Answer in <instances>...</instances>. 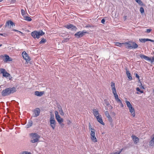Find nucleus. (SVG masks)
Here are the masks:
<instances>
[{
	"label": "nucleus",
	"mask_w": 154,
	"mask_h": 154,
	"mask_svg": "<svg viewBox=\"0 0 154 154\" xmlns=\"http://www.w3.org/2000/svg\"><path fill=\"white\" fill-rule=\"evenodd\" d=\"M16 91V88L15 87L7 88L3 90L2 92L3 96H7L11 94H13Z\"/></svg>",
	"instance_id": "f257e3e1"
},
{
	"label": "nucleus",
	"mask_w": 154,
	"mask_h": 154,
	"mask_svg": "<svg viewBox=\"0 0 154 154\" xmlns=\"http://www.w3.org/2000/svg\"><path fill=\"white\" fill-rule=\"evenodd\" d=\"M111 86L112 88V93L114 94L116 101L118 103L119 101H120L121 100L119 98L118 96L116 93L115 84L112 82H111Z\"/></svg>",
	"instance_id": "f03ea898"
},
{
	"label": "nucleus",
	"mask_w": 154,
	"mask_h": 154,
	"mask_svg": "<svg viewBox=\"0 0 154 154\" xmlns=\"http://www.w3.org/2000/svg\"><path fill=\"white\" fill-rule=\"evenodd\" d=\"M45 34V33L42 30H40L37 31H34L32 32L31 33V36L34 38H37L38 39L40 37L43 35Z\"/></svg>",
	"instance_id": "7ed1b4c3"
},
{
	"label": "nucleus",
	"mask_w": 154,
	"mask_h": 154,
	"mask_svg": "<svg viewBox=\"0 0 154 154\" xmlns=\"http://www.w3.org/2000/svg\"><path fill=\"white\" fill-rule=\"evenodd\" d=\"M126 103L129 109L131 114L133 117H134L135 115V113L134 108L132 106L131 104L129 101L126 100Z\"/></svg>",
	"instance_id": "20e7f679"
},
{
	"label": "nucleus",
	"mask_w": 154,
	"mask_h": 154,
	"mask_svg": "<svg viewBox=\"0 0 154 154\" xmlns=\"http://www.w3.org/2000/svg\"><path fill=\"white\" fill-rule=\"evenodd\" d=\"M126 45H127L128 48L130 49H136L138 47V45L137 43L135 42L132 41H129L128 42H126Z\"/></svg>",
	"instance_id": "39448f33"
},
{
	"label": "nucleus",
	"mask_w": 154,
	"mask_h": 154,
	"mask_svg": "<svg viewBox=\"0 0 154 154\" xmlns=\"http://www.w3.org/2000/svg\"><path fill=\"white\" fill-rule=\"evenodd\" d=\"M49 122L50 124V126L52 128L53 130H54L56 126V122L55 120L54 116L53 115H51Z\"/></svg>",
	"instance_id": "423d86ee"
},
{
	"label": "nucleus",
	"mask_w": 154,
	"mask_h": 154,
	"mask_svg": "<svg viewBox=\"0 0 154 154\" xmlns=\"http://www.w3.org/2000/svg\"><path fill=\"white\" fill-rule=\"evenodd\" d=\"M31 136L33 138V139L31 140V142L32 143H34L37 142L39 140L40 138L39 136L36 133H32L31 134Z\"/></svg>",
	"instance_id": "0eeeda50"
},
{
	"label": "nucleus",
	"mask_w": 154,
	"mask_h": 154,
	"mask_svg": "<svg viewBox=\"0 0 154 154\" xmlns=\"http://www.w3.org/2000/svg\"><path fill=\"white\" fill-rule=\"evenodd\" d=\"M87 32L85 30H83L82 31H79L75 34V36L78 38H80L84 35Z\"/></svg>",
	"instance_id": "6e6552de"
},
{
	"label": "nucleus",
	"mask_w": 154,
	"mask_h": 154,
	"mask_svg": "<svg viewBox=\"0 0 154 154\" xmlns=\"http://www.w3.org/2000/svg\"><path fill=\"white\" fill-rule=\"evenodd\" d=\"M22 55L23 59L26 61H29L31 60L30 57L25 51H24L22 52Z\"/></svg>",
	"instance_id": "1a4fd4ad"
},
{
	"label": "nucleus",
	"mask_w": 154,
	"mask_h": 154,
	"mask_svg": "<svg viewBox=\"0 0 154 154\" xmlns=\"http://www.w3.org/2000/svg\"><path fill=\"white\" fill-rule=\"evenodd\" d=\"M65 27L68 29H71L72 31H76L77 29L76 27L72 24L66 25Z\"/></svg>",
	"instance_id": "9d476101"
},
{
	"label": "nucleus",
	"mask_w": 154,
	"mask_h": 154,
	"mask_svg": "<svg viewBox=\"0 0 154 154\" xmlns=\"http://www.w3.org/2000/svg\"><path fill=\"white\" fill-rule=\"evenodd\" d=\"M34 115V117H37L39 115L40 112V109L38 108H37L34 109L33 111Z\"/></svg>",
	"instance_id": "9b49d317"
},
{
	"label": "nucleus",
	"mask_w": 154,
	"mask_h": 154,
	"mask_svg": "<svg viewBox=\"0 0 154 154\" xmlns=\"http://www.w3.org/2000/svg\"><path fill=\"white\" fill-rule=\"evenodd\" d=\"M104 112L106 116L108 118V119L109 122L111 123H112V119L110 116L108 111H105Z\"/></svg>",
	"instance_id": "f8f14e48"
},
{
	"label": "nucleus",
	"mask_w": 154,
	"mask_h": 154,
	"mask_svg": "<svg viewBox=\"0 0 154 154\" xmlns=\"http://www.w3.org/2000/svg\"><path fill=\"white\" fill-rule=\"evenodd\" d=\"M96 118L98 122L103 125H105L104 123L103 122L102 118L101 115H98Z\"/></svg>",
	"instance_id": "ddd939ff"
},
{
	"label": "nucleus",
	"mask_w": 154,
	"mask_h": 154,
	"mask_svg": "<svg viewBox=\"0 0 154 154\" xmlns=\"http://www.w3.org/2000/svg\"><path fill=\"white\" fill-rule=\"evenodd\" d=\"M140 56L142 59H143L146 60L150 61L151 62V59L148 56H146L144 54H140Z\"/></svg>",
	"instance_id": "4468645a"
},
{
	"label": "nucleus",
	"mask_w": 154,
	"mask_h": 154,
	"mask_svg": "<svg viewBox=\"0 0 154 154\" xmlns=\"http://www.w3.org/2000/svg\"><path fill=\"white\" fill-rule=\"evenodd\" d=\"M139 41L142 43H145L146 41H149L152 42H154V40L149 38H141L139 39Z\"/></svg>",
	"instance_id": "2eb2a0df"
},
{
	"label": "nucleus",
	"mask_w": 154,
	"mask_h": 154,
	"mask_svg": "<svg viewBox=\"0 0 154 154\" xmlns=\"http://www.w3.org/2000/svg\"><path fill=\"white\" fill-rule=\"evenodd\" d=\"M131 137L135 144H136L139 142V139L134 135H132Z\"/></svg>",
	"instance_id": "dca6fc26"
},
{
	"label": "nucleus",
	"mask_w": 154,
	"mask_h": 154,
	"mask_svg": "<svg viewBox=\"0 0 154 154\" xmlns=\"http://www.w3.org/2000/svg\"><path fill=\"white\" fill-rule=\"evenodd\" d=\"M115 45V46L121 47L123 45H125V43H119L117 42H114Z\"/></svg>",
	"instance_id": "f3484780"
},
{
	"label": "nucleus",
	"mask_w": 154,
	"mask_h": 154,
	"mask_svg": "<svg viewBox=\"0 0 154 154\" xmlns=\"http://www.w3.org/2000/svg\"><path fill=\"white\" fill-rule=\"evenodd\" d=\"M44 91H35V95L37 96L40 97L44 94Z\"/></svg>",
	"instance_id": "a211bd4d"
},
{
	"label": "nucleus",
	"mask_w": 154,
	"mask_h": 154,
	"mask_svg": "<svg viewBox=\"0 0 154 154\" xmlns=\"http://www.w3.org/2000/svg\"><path fill=\"white\" fill-rule=\"evenodd\" d=\"M91 139L94 142H97V140L95 136V135H91Z\"/></svg>",
	"instance_id": "6ab92c4d"
},
{
	"label": "nucleus",
	"mask_w": 154,
	"mask_h": 154,
	"mask_svg": "<svg viewBox=\"0 0 154 154\" xmlns=\"http://www.w3.org/2000/svg\"><path fill=\"white\" fill-rule=\"evenodd\" d=\"M58 108L60 114L62 116H64V113L62 109L61 106H60L59 105L58 106Z\"/></svg>",
	"instance_id": "aec40b11"
},
{
	"label": "nucleus",
	"mask_w": 154,
	"mask_h": 154,
	"mask_svg": "<svg viewBox=\"0 0 154 154\" xmlns=\"http://www.w3.org/2000/svg\"><path fill=\"white\" fill-rule=\"evenodd\" d=\"M2 75L3 77L7 78L9 77L10 76V75L9 73H8L5 70V71L2 73Z\"/></svg>",
	"instance_id": "412c9836"
},
{
	"label": "nucleus",
	"mask_w": 154,
	"mask_h": 154,
	"mask_svg": "<svg viewBox=\"0 0 154 154\" xmlns=\"http://www.w3.org/2000/svg\"><path fill=\"white\" fill-rule=\"evenodd\" d=\"M93 114L94 116L96 117L98 115H100L98 111L96 109H94L93 110Z\"/></svg>",
	"instance_id": "4be33fe9"
},
{
	"label": "nucleus",
	"mask_w": 154,
	"mask_h": 154,
	"mask_svg": "<svg viewBox=\"0 0 154 154\" xmlns=\"http://www.w3.org/2000/svg\"><path fill=\"white\" fill-rule=\"evenodd\" d=\"M126 73V74H127V77H128L129 80H132V78L131 75V73L129 72L128 71H127Z\"/></svg>",
	"instance_id": "5701e85b"
},
{
	"label": "nucleus",
	"mask_w": 154,
	"mask_h": 154,
	"mask_svg": "<svg viewBox=\"0 0 154 154\" xmlns=\"http://www.w3.org/2000/svg\"><path fill=\"white\" fill-rule=\"evenodd\" d=\"M5 59L4 61L5 62L10 61L12 60H10V57L8 55L5 54Z\"/></svg>",
	"instance_id": "b1692460"
},
{
	"label": "nucleus",
	"mask_w": 154,
	"mask_h": 154,
	"mask_svg": "<svg viewBox=\"0 0 154 154\" xmlns=\"http://www.w3.org/2000/svg\"><path fill=\"white\" fill-rule=\"evenodd\" d=\"M32 124L33 123L32 121H29L26 125V128H28L31 127L32 125Z\"/></svg>",
	"instance_id": "393cba45"
},
{
	"label": "nucleus",
	"mask_w": 154,
	"mask_h": 154,
	"mask_svg": "<svg viewBox=\"0 0 154 154\" xmlns=\"http://www.w3.org/2000/svg\"><path fill=\"white\" fill-rule=\"evenodd\" d=\"M136 2H137L140 6H143L144 5L143 3L140 0H135Z\"/></svg>",
	"instance_id": "a878e982"
},
{
	"label": "nucleus",
	"mask_w": 154,
	"mask_h": 154,
	"mask_svg": "<svg viewBox=\"0 0 154 154\" xmlns=\"http://www.w3.org/2000/svg\"><path fill=\"white\" fill-rule=\"evenodd\" d=\"M54 113L56 118L57 120L59 118H60V115L58 114V112L57 111H55L54 112Z\"/></svg>",
	"instance_id": "bb28decb"
},
{
	"label": "nucleus",
	"mask_w": 154,
	"mask_h": 154,
	"mask_svg": "<svg viewBox=\"0 0 154 154\" xmlns=\"http://www.w3.org/2000/svg\"><path fill=\"white\" fill-rule=\"evenodd\" d=\"M149 143L150 146H154V137H153V138L150 141Z\"/></svg>",
	"instance_id": "cd10ccee"
},
{
	"label": "nucleus",
	"mask_w": 154,
	"mask_h": 154,
	"mask_svg": "<svg viewBox=\"0 0 154 154\" xmlns=\"http://www.w3.org/2000/svg\"><path fill=\"white\" fill-rule=\"evenodd\" d=\"M24 17L25 18V20L28 21H31L32 20V19L29 17L26 16Z\"/></svg>",
	"instance_id": "c85d7f7f"
},
{
	"label": "nucleus",
	"mask_w": 154,
	"mask_h": 154,
	"mask_svg": "<svg viewBox=\"0 0 154 154\" xmlns=\"http://www.w3.org/2000/svg\"><path fill=\"white\" fill-rule=\"evenodd\" d=\"M46 39L43 38L41 39V41L39 42V43L40 44H44L46 42Z\"/></svg>",
	"instance_id": "c756f323"
},
{
	"label": "nucleus",
	"mask_w": 154,
	"mask_h": 154,
	"mask_svg": "<svg viewBox=\"0 0 154 154\" xmlns=\"http://www.w3.org/2000/svg\"><path fill=\"white\" fill-rule=\"evenodd\" d=\"M58 122L59 123H60L63 122V119L61 118L60 117V118H59L57 120Z\"/></svg>",
	"instance_id": "7c9ffc66"
},
{
	"label": "nucleus",
	"mask_w": 154,
	"mask_h": 154,
	"mask_svg": "<svg viewBox=\"0 0 154 154\" xmlns=\"http://www.w3.org/2000/svg\"><path fill=\"white\" fill-rule=\"evenodd\" d=\"M95 130L94 128L93 129V130H91L90 135H95Z\"/></svg>",
	"instance_id": "2f4dec72"
},
{
	"label": "nucleus",
	"mask_w": 154,
	"mask_h": 154,
	"mask_svg": "<svg viewBox=\"0 0 154 154\" xmlns=\"http://www.w3.org/2000/svg\"><path fill=\"white\" fill-rule=\"evenodd\" d=\"M136 90L137 91L140 92L141 94L143 93V91L142 90H141L138 87L137 88Z\"/></svg>",
	"instance_id": "473e14b6"
},
{
	"label": "nucleus",
	"mask_w": 154,
	"mask_h": 154,
	"mask_svg": "<svg viewBox=\"0 0 154 154\" xmlns=\"http://www.w3.org/2000/svg\"><path fill=\"white\" fill-rule=\"evenodd\" d=\"M140 11L142 14H143L144 12V9L142 7L140 8Z\"/></svg>",
	"instance_id": "72a5a7b5"
},
{
	"label": "nucleus",
	"mask_w": 154,
	"mask_h": 154,
	"mask_svg": "<svg viewBox=\"0 0 154 154\" xmlns=\"http://www.w3.org/2000/svg\"><path fill=\"white\" fill-rule=\"evenodd\" d=\"M5 71V69L3 68H0V74H2Z\"/></svg>",
	"instance_id": "f704fd0d"
},
{
	"label": "nucleus",
	"mask_w": 154,
	"mask_h": 154,
	"mask_svg": "<svg viewBox=\"0 0 154 154\" xmlns=\"http://www.w3.org/2000/svg\"><path fill=\"white\" fill-rule=\"evenodd\" d=\"M21 15L23 16L25 15V12L23 9H21Z\"/></svg>",
	"instance_id": "c9c22d12"
},
{
	"label": "nucleus",
	"mask_w": 154,
	"mask_h": 154,
	"mask_svg": "<svg viewBox=\"0 0 154 154\" xmlns=\"http://www.w3.org/2000/svg\"><path fill=\"white\" fill-rule=\"evenodd\" d=\"M10 21H7L5 24V27H6L7 26H9L10 25Z\"/></svg>",
	"instance_id": "e433bc0d"
},
{
	"label": "nucleus",
	"mask_w": 154,
	"mask_h": 154,
	"mask_svg": "<svg viewBox=\"0 0 154 154\" xmlns=\"http://www.w3.org/2000/svg\"><path fill=\"white\" fill-rule=\"evenodd\" d=\"M22 154H31L30 152L28 151H23L22 152Z\"/></svg>",
	"instance_id": "4c0bfd02"
},
{
	"label": "nucleus",
	"mask_w": 154,
	"mask_h": 154,
	"mask_svg": "<svg viewBox=\"0 0 154 154\" xmlns=\"http://www.w3.org/2000/svg\"><path fill=\"white\" fill-rule=\"evenodd\" d=\"M89 129L91 130H93V129L94 128H93L92 127V126L91 125V124L90 123H89Z\"/></svg>",
	"instance_id": "58836bf2"
},
{
	"label": "nucleus",
	"mask_w": 154,
	"mask_h": 154,
	"mask_svg": "<svg viewBox=\"0 0 154 154\" xmlns=\"http://www.w3.org/2000/svg\"><path fill=\"white\" fill-rule=\"evenodd\" d=\"M118 103H120V106L122 107H123L124 106V105L122 103V101L120 100V101H119Z\"/></svg>",
	"instance_id": "ea45409f"
},
{
	"label": "nucleus",
	"mask_w": 154,
	"mask_h": 154,
	"mask_svg": "<svg viewBox=\"0 0 154 154\" xmlns=\"http://www.w3.org/2000/svg\"><path fill=\"white\" fill-rule=\"evenodd\" d=\"M152 31L151 29H147L146 30V32L147 33H149Z\"/></svg>",
	"instance_id": "a19ab883"
},
{
	"label": "nucleus",
	"mask_w": 154,
	"mask_h": 154,
	"mask_svg": "<svg viewBox=\"0 0 154 154\" xmlns=\"http://www.w3.org/2000/svg\"><path fill=\"white\" fill-rule=\"evenodd\" d=\"M107 106L109 109L111 110L112 109V107L111 105H110V104L109 106Z\"/></svg>",
	"instance_id": "79ce46f5"
},
{
	"label": "nucleus",
	"mask_w": 154,
	"mask_h": 154,
	"mask_svg": "<svg viewBox=\"0 0 154 154\" xmlns=\"http://www.w3.org/2000/svg\"><path fill=\"white\" fill-rule=\"evenodd\" d=\"M105 21V20L104 19H103L101 20V23L103 24H104Z\"/></svg>",
	"instance_id": "37998d69"
},
{
	"label": "nucleus",
	"mask_w": 154,
	"mask_h": 154,
	"mask_svg": "<svg viewBox=\"0 0 154 154\" xmlns=\"http://www.w3.org/2000/svg\"><path fill=\"white\" fill-rule=\"evenodd\" d=\"M13 31H15L16 32H19L20 33H21V34H23V33L22 32H21L20 31H19L18 30H17L16 29H14L13 30Z\"/></svg>",
	"instance_id": "c03bdc74"
},
{
	"label": "nucleus",
	"mask_w": 154,
	"mask_h": 154,
	"mask_svg": "<svg viewBox=\"0 0 154 154\" xmlns=\"http://www.w3.org/2000/svg\"><path fill=\"white\" fill-rule=\"evenodd\" d=\"M105 104L106 106H109L110 105L108 101H106Z\"/></svg>",
	"instance_id": "a18cd8bd"
},
{
	"label": "nucleus",
	"mask_w": 154,
	"mask_h": 154,
	"mask_svg": "<svg viewBox=\"0 0 154 154\" xmlns=\"http://www.w3.org/2000/svg\"><path fill=\"white\" fill-rule=\"evenodd\" d=\"M59 124L63 128L64 125V124L62 122L60 123H59Z\"/></svg>",
	"instance_id": "49530a36"
},
{
	"label": "nucleus",
	"mask_w": 154,
	"mask_h": 154,
	"mask_svg": "<svg viewBox=\"0 0 154 154\" xmlns=\"http://www.w3.org/2000/svg\"><path fill=\"white\" fill-rule=\"evenodd\" d=\"M10 21V24L11 25V26H13V25L14 24L13 22L11 20H9Z\"/></svg>",
	"instance_id": "de8ad7c7"
},
{
	"label": "nucleus",
	"mask_w": 154,
	"mask_h": 154,
	"mask_svg": "<svg viewBox=\"0 0 154 154\" xmlns=\"http://www.w3.org/2000/svg\"><path fill=\"white\" fill-rule=\"evenodd\" d=\"M135 75L137 78H138L139 79V76L136 73Z\"/></svg>",
	"instance_id": "09e8293b"
},
{
	"label": "nucleus",
	"mask_w": 154,
	"mask_h": 154,
	"mask_svg": "<svg viewBox=\"0 0 154 154\" xmlns=\"http://www.w3.org/2000/svg\"><path fill=\"white\" fill-rule=\"evenodd\" d=\"M5 35H6V34H5V33H4V34L0 33V35L3 36H4L5 37Z\"/></svg>",
	"instance_id": "8fccbe9b"
},
{
	"label": "nucleus",
	"mask_w": 154,
	"mask_h": 154,
	"mask_svg": "<svg viewBox=\"0 0 154 154\" xmlns=\"http://www.w3.org/2000/svg\"><path fill=\"white\" fill-rule=\"evenodd\" d=\"M154 62V57H152V59H151V63H153Z\"/></svg>",
	"instance_id": "3c124183"
},
{
	"label": "nucleus",
	"mask_w": 154,
	"mask_h": 154,
	"mask_svg": "<svg viewBox=\"0 0 154 154\" xmlns=\"http://www.w3.org/2000/svg\"><path fill=\"white\" fill-rule=\"evenodd\" d=\"M141 87H140V88H143V89H144V87H143V86H141Z\"/></svg>",
	"instance_id": "603ef678"
},
{
	"label": "nucleus",
	"mask_w": 154,
	"mask_h": 154,
	"mask_svg": "<svg viewBox=\"0 0 154 154\" xmlns=\"http://www.w3.org/2000/svg\"><path fill=\"white\" fill-rule=\"evenodd\" d=\"M123 19H124V20H125V16H123Z\"/></svg>",
	"instance_id": "864d4df0"
},
{
	"label": "nucleus",
	"mask_w": 154,
	"mask_h": 154,
	"mask_svg": "<svg viewBox=\"0 0 154 154\" xmlns=\"http://www.w3.org/2000/svg\"><path fill=\"white\" fill-rule=\"evenodd\" d=\"M120 152H115V153H116L117 154L118 153H119V154Z\"/></svg>",
	"instance_id": "5fc2aeb1"
},
{
	"label": "nucleus",
	"mask_w": 154,
	"mask_h": 154,
	"mask_svg": "<svg viewBox=\"0 0 154 154\" xmlns=\"http://www.w3.org/2000/svg\"><path fill=\"white\" fill-rule=\"evenodd\" d=\"M69 123H71V122L70 120H69Z\"/></svg>",
	"instance_id": "6e6d98bb"
},
{
	"label": "nucleus",
	"mask_w": 154,
	"mask_h": 154,
	"mask_svg": "<svg viewBox=\"0 0 154 154\" xmlns=\"http://www.w3.org/2000/svg\"><path fill=\"white\" fill-rule=\"evenodd\" d=\"M2 25H0V28L2 27Z\"/></svg>",
	"instance_id": "4d7b16f0"
},
{
	"label": "nucleus",
	"mask_w": 154,
	"mask_h": 154,
	"mask_svg": "<svg viewBox=\"0 0 154 154\" xmlns=\"http://www.w3.org/2000/svg\"><path fill=\"white\" fill-rule=\"evenodd\" d=\"M65 40H66L67 41H68L69 40V39L66 38Z\"/></svg>",
	"instance_id": "13d9d810"
},
{
	"label": "nucleus",
	"mask_w": 154,
	"mask_h": 154,
	"mask_svg": "<svg viewBox=\"0 0 154 154\" xmlns=\"http://www.w3.org/2000/svg\"><path fill=\"white\" fill-rule=\"evenodd\" d=\"M2 45V44H0V47H1Z\"/></svg>",
	"instance_id": "bf43d9fd"
},
{
	"label": "nucleus",
	"mask_w": 154,
	"mask_h": 154,
	"mask_svg": "<svg viewBox=\"0 0 154 154\" xmlns=\"http://www.w3.org/2000/svg\"><path fill=\"white\" fill-rule=\"evenodd\" d=\"M3 0H0V2H1Z\"/></svg>",
	"instance_id": "052dcab7"
},
{
	"label": "nucleus",
	"mask_w": 154,
	"mask_h": 154,
	"mask_svg": "<svg viewBox=\"0 0 154 154\" xmlns=\"http://www.w3.org/2000/svg\"><path fill=\"white\" fill-rule=\"evenodd\" d=\"M153 93H154V89L153 90Z\"/></svg>",
	"instance_id": "680f3d73"
},
{
	"label": "nucleus",
	"mask_w": 154,
	"mask_h": 154,
	"mask_svg": "<svg viewBox=\"0 0 154 154\" xmlns=\"http://www.w3.org/2000/svg\"><path fill=\"white\" fill-rule=\"evenodd\" d=\"M113 114H115V113L114 112H113Z\"/></svg>",
	"instance_id": "e2e57ef3"
},
{
	"label": "nucleus",
	"mask_w": 154,
	"mask_h": 154,
	"mask_svg": "<svg viewBox=\"0 0 154 154\" xmlns=\"http://www.w3.org/2000/svg\"><path fill=\"white\" fill-rule=\"evenodd\" d=\"M67 41L66 40H65V41H64V42H65V41Z\"/></svg>",
	"instance_id": "0e129e2a"
},
{
	"label": "nucleus",
	"mask_w": 154,
	"mask_h": 154,
	"mask_svg": "<svg viewBox=\"0 0 154 154\" xmlns=\"http://www.w3.org/2000/svg\"><path fill=\"white\" fill-rule=\"evenodd\" d=\"M137 94H139V93L138 92H137Z\"/></svg>",
	"instance_id": "69168bd1"
},
{
	"label": "nucleus",
	"mask_w": 154,
	"mask_h": 154,
	"mask_svg": "<svg viewBox=\"0 0 154 154\" xmlns=\"http://www.w3.org/2000/svg\"><path fill=\"white\" fill-rule=\"evenodd\" d=\"M68 124H69V122H68Z\"/></svg>",
	"instance_id": "338daca9"
},
{
	"label": "nucleus",
	"mask_w": 154,
	"mask_h": 154,
	"mask_svg": "<svg viewBox=\"0 0 154 154\" xmlns=\"http://www.w3.org/2000/svg\"><path fill=\"white\" fill-rule=\"evenodd\" d=\"M106 110H107V108H106Z\"/></svg>",
	"instance_id": "774afa93"
}]
</instances>
